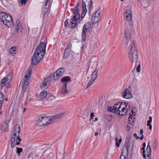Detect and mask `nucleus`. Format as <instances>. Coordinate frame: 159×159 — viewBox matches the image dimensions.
Masks as SVG:
<instances>
[{"mask_svg": "<svg viewBox=\"0 0 159 159\" xmlns=\"http://www.w3.org/2000/svg\"><path fill=\"white\" fill-rule=\"evenodd\" d=\"M64 113H58L52 116H44L39 119L37 121L36 125L39 126H46L51 123L52 121L57 119L62 118L64 116Z\"/></svg>", "mask_w": 159, "mask_h": 159, "instance_id": "1", "label": "nucleus"}, {"mask_svg": "<svg viewBox=\"0 0 159 159\" xmlns=\"http://www.w3.org/2000/svg\"><path fill=\"white\" fill-rule=\"evenodd\" d=\"M12 77V72L10 71L6 77L2 79L1 81V86L2 87L5 86L7 88L10 87V83Z\"/></svg>", "mask_w": 159, "mask_h": 159, "instance_id": "2", "label": "nucleus"}, {"mask_svg": "<svg viewBox=\"0 0 159 159\" xmlns=\"http://www.w3.org/2000/svg\"><path fill=\"white\" fill-rule=\"evenodd\" d=\"M43 56L34 51L31 59V64L36 65L43 58Z\"/></svg>", "mask_w": 159, "mask_h": 159, "instance_id": "3", "label": "nucleus"}, {"mask_svg": "<svg viewBox=\"0 0 159 159\" xmlns=\"http://www.w3.org/2000/svg\"><path fill=\"white\" fill-rule=\"evenodd\" d=\"M91 28V23L90 22L86 23L83 28L82 33V39L84 41L86 40V33L89 31Z\"/></svg>", "mask_w": 159, "mask_h": 159, "instance_id": "4", "label": "nucleus"}, {"mask_svg": "<svg viewBox=\"0 0 159 159\" xmlns=\"http://www.w3.org/2000/svg\"><path fill=\"white\" fill-rule=\"evenodd\" d=\"M20 130L19 125H16L15 126L14 129L12 131V136L15 138V141H17V140H18L19 142L21 141L19 137Z\"/></svg>", "mask_w": 159, "mask_h": 159, "instance_id": "5", "label": "nucleus"}, {"mask_svg": "<svg viewBox=\"0 0 159 159\" xmlns=\"http://www.w3.org/2000/svg\"><path fill=\"white\" fill-rule=\"evenodd\" d=\"M46 44L44 42H41L35 50V52L44 56L45 51Z\"/></svg>", "mask_w": 159, "mask_h": 159, "instance_id": "6", "label": "nucleus"}, {"mask_svg": "<svg viewBox=\"0 0 159 159\" xmlns=\"http://www.w3.org/2000/svg\"><path fill=\"white\" fill-rule=\"evenodd\" d=\"M5 21H6V22H4V24L6 25L7 26L11 27H12L13 26L14 24L12 17L10 15L8 14L5 17Z\"/></svg>", "mask_w": 159, "mask_h": 159, "instance_id": "7", "label": "nucleus"}, {"mask_svg": "<svg viewBox=\"0 0 159 159\" xmlns=\"http://www.w3.org/2000/svg\"><path fill=\"white\" fill-rule=\"evenodd\" d=\"M128 103H126L124 102H122L121 103L119 102L118 103L115 104L113 107V109L114 110V112H116L117 113H120V107H122L123 106H125L126 107L128 105Z\"/></svg>", "mask_w": 159, "mask_h": 159, "instance_id": "8", "label": "nucleus"}, {"mask_svg": "<svg viewBox=\"0 0 159 159\" xmlns=\"http://www.w3.org/2000/svg\"><path fill=\"white\" fill-rule=\"evenodd\" d=\"M65 72L64 68H61L58 69L54 73L53 78L55 80H57L59 77L61 76Z\"/></svg>", "mask_w": 159, "mask_h": 159, "instance_id": "9", "label": "nucleus"}, {"mask_svg": "<svg viewBox=\"0 0 159 159\" xmlns=\"http://www.w3.org/2000/svg\"><path fill=\"white\" fill-rule=\"evenodd\" d=\"M137 54H138V50L136 47L135 46L134 43L133 42L131 45L129 56H130V57H131L132 56V55H134L135 56Z\"/></svg>", "mask_w": 159, "mask_h": 159, "instance_id": "10", "label": "nucleus"}, {"mask_svg": "<svg viewBox=\"0 0 159 159\" xmlns=\"http://www.w3.org/2000/svg\"><path fill=\"white\" fill-rule=\"evenodd\" d=\"M130 88V86H129L128 88H127L122 93V97L125 99H130L132 97V95L131 91L129 89Z\"/></svg>", "mask_w": 159, "mask_h": 159, "instance_id": "11", "label": "nucleus"}, {"mask_svg": "<svg viewBox=\"0 0 159 159\" xmlns=\"http://www.w3.org/2000/svg\"><path fill=\"white\" fill-rule=\"evenodd\" d=\"M52 151L49 149H47L43 154V156L45 157V159H51L52 157Z\"/></svg>", "mask_w": 159, "mask_h": 159, "instance_id": "12", "label": "nucleus"}, {"mask_svg": "<svg viewBox=\"0 0 159 159\" xmlns=\"http://www.w3.org/2000/svg\"><path fill=\"white\" fill-rule=\"evenodd\" d=\"M71 11H72L75 15L73 16L74 18H76V19L79 20L80 18V15L79 12V9L76 7H75L73 8H71Z\"/></svg>", "mask_w": 159, "mask_h": 159, "instance_id": "13", "label": "nucleus"}, {"mask_svg": "<svg viewBox=\"0 0 159 159\" xmlns=\"http://www.w3.org/2000/svg\"><path fill=\"white\" fill-rule=\"evenodd\" d=\"M78 20L77 19H76V18H74V17H73L72 18L70 19V22L69 24L68 27L69 28L75 27L77 25L76 21Z\"/></svg>", "mask_w": 159, "mask_h": 159, "instance_id": "14", "label": "nucleus"}, {"mask_svg": "<svg viewBox=\"0 0 159 159\" xmlns=\"http://www.w3.org/2000/svg\"><path fill=\"white\" fill-rule=\"evenodd\" d=\"M150 144V143L148 142V145L146 148L147 154V158L146 159H151L150 155L151 153V149Z\"/></svg>", "mask_w": 159, "mask_h": 159, "instance_id": "15", "label": "nucleus"}, {"mask_svg": "<svg viewBox=\"0 0 159 159\" xmlns=\"http://www.w3.org/2000/svg\"><path fill=\"white\" fill-rule=\"evenodd\" d=\"M131 57H130V56H129V59L130 61L132 62V64L133 65L134 61H138V54H137L135 56L134 55H132Z\"/></svg>", "mask_w": 159, "mask_h": 159, "instance_id": "16", "label": "nucleus"}, {"mask_svg": "<svg viewBox=\"0 0 159 159\" xmlns=\"http://www.w3.org/2000/svg\"><path fill=\"white\" fill-rule=\"evenodd\" d=\"M98 70L97 68H96L94 71L92 72L91 76V79L93 80H95L98 76Z\"/></svg>", "mask_w": 159, "mask_h": 159, "instance_id": "17", "label": "nucleus"}, {"mask_svg": "<svg viewBox=\"0 0 159 159\" xmlns=\"http://www.w3.org/2000/svg\"><path fill=\"white\" fill-rule=\"evenodd\" d=\"M101 19V16H92V20L94 23H97L99 22Z\"/></svg>", "mask_w": 159, "mask_h": 159, "instance_id": "18", "label": "nucleus"}, {"mask_svg": "<svg viewBox=\"0 0 159 159\" xmlns=\"http://www.w3.org/2000/svg\"><path fill=\"white\" fill-rule=\"evenodd\" d=\"M32 71L31 70H28L26 72L24 78L23 80L26 79L29 80L31 75Z\"/></svg>", "mask_w": 159, "mask_h": 159, "instance_id": "19", "label": "nucleus"}, {"mask_svg": "<svg viewBox=\"0 0 159 159\" xmlns=\"http://www.w3.org/2000/svg\"><path fill=\"white\" fill-rule=\"evenodd\" d=\"M7 14L4 12H0V20L4 24V22L5 20V17L6 16Z\"/></svg>", "mask_w": 159, "mask_h": 159, "instance_id": "20", "label": "nucleus"}, {"mask_svg": "<svg viewBox=\"0 0 159 159\" xmlns=\"http://www.w3.org/2000/svg\"><path fill=\"white\" fill-rule=\"evenodd\" d=\"M124 148L122 149L120 159H127L128 153L124 152Z\"/></svg>", "mask_w": 159, "mask_h": 159, "instance_id": "21", "label": "nucleus"}, {"mask_svg": "<svg viewBox=\"0 0 159 159\" xmlns=\"http://www.w3.org/2000/svg\"><path fill=\"white\" fill-rule=\"evenodd\" d=\"M61 93L62 94L68 93L67 89V88L66 83H65L63 85L62 89L61 90Z\"/></svg>", "mask_w": 159, "mask_h": 159, "instance_id": "22", "label": "nucleus"}, {"mask_svg": "<svg viewBox=\"0 0 159 159\" xmlns=\"http://www.w3.org/2000/svg\"><path fill=\"white\" fill-rule=\"evenodd\" d=\"M134 119L135 118L134 117H132V115H131V114L129 113L128 120L129 123L131 125H133Z\"/></svg>", "mask_w": 159, "mask_h": 159, "instance_id": "23", "label": "nucleus"}, {"mask_svg": "<svg viewBox=\"0 0 159 159\" xmlns=\"http://www.w3.org/2000/svg\"><path fill=\"white\" fill-rule=\"evenodd\" d=\"M70 80L71 79L69 76H66L61 80V81L63 83L70 81Z\"/></svg>", "mask_w": 159, "mask_h": 159, "instance_id": "24", "label": "nucleus"}, {"mask_svg": "<svg viewBox=\"0 0 159 159\" xmlns=\"http://www.w3.org/2000/svg\"><path fill=\"white\" fill-rule=\"evenodd\" d=\"M55 98V97L53 95L49 93H48V96L46 98V99L49 101L54 100Z\"/></svg>", "mask_w": 159, "mask_h": 159, "instance_id": "25", "label": "nucleus"}, {"mask_svg": "<svg viewBox=\"0 0 159 159\" xmlns=\"http://www.w3.org/2000/svg\"><path fill=\"white\" fill-rule=\"evenodd\" d=\"M24 82L22 84V86H23V90L25 89L28 86L29 84V80L26 79V80H24Z\"/></svg>", "mask_w": 159, "mask_h": 159, "instance_id": "26", "label": "nucleus"}, {"mask_svg": "<svg viewBox=\"0 0 159 159\" xmlns=\"http://www.w3.org/2000/svg\"><path fill=\"white\" fill-rule=\"evenodd\" d=\"M48 93L46 91H43L40 94V97L41 98L43 99L45 98H46L48 95Z\"/></svg>", "mask_w": 159, "mask_h": 159, "instance_id": "27", "label": "nucleus"}, {"mask_svg": "<svg viewBox=\"0 0 159 159\" xmlns=\"http://www.w3.org/2000/svg\"><path fill=\"white\" fill-rule=\"evenodd\" d=\"M16 47L13 46L11 47L10 49V52L12 56H14L16 52Z\"/></svg>", "mask_w": 159, "mask_h": 159, "instance_id": "28", "label": "nucleus"}, {"mask_svg": "<svg viewBox=\"0 0 159 159\" xmlns=\"http://www.w3.org/2000/svg\"><path fill=\"white\" fill-rule=\"evenodd\" d=\"M130 146V142L129 140H128L126 141L125 144V152L128 153L129 148Z\"/></svg>", "mask_w": 159, "mask_h": 159, "instance_id": "29", "label": "nucleus"}, {"mask_svg": "<svg viewBox=\"0 0 159 159\" xmlns=\"http://www.w3.org/2000/svg\"><path fill=\"white\" fill-rule=\"evenodd\" d=\"M126 14L127 15H132L131 9L129 6L127 7L126 12L124 13V14Z\"/></svg>", "mask_w": 159, "mask_h": 159, "instance_id": "30", "label": "nucleus"}, {"mask_svg": "<svg viewBox=\"0 0 159 159\" xmlns=\"http://www.w3.org/2000/svg\"><path fill=\"white\" fill-rule=\"evenodd\" d=\"M15 138L13 136H12L11 139V148H14L16 145L15 144Z\"/></svg>", "mask_w": 159, "mask_h": 159, "instance_id": "31", "label": "nucleus"}, {"mask_svg": "<svg viewBox=\"0 0 159 159\" xmlns=\"http://www.w3.org/2000/svg\"><path fill=\"white\" fill-rule=\"evenodd\" d=\"M49 86L47 83H45L43 82L41 84L40 88L42 89H47Z\"/></svg>", "mask_w": 159, "mask_h": 159, "instance_id": "32", "label": "nucleus"}, {"mask_svg": "<svg viewBox=\"0 0 159 159\" xmlns=\"http://www.w3.org/2000/svg\"><path fill=\"white\" fill-rule=\"evenodd\" d=\"M125 37L127 39H129L130 38L131 36V34L129 31L125 30Z\"/></svg>", "mask_w": 159, "mask_h": 159, "instance_id": "33", "label": "nucleus"}, {"mask_svg": "<svg viewBox=\"0 0 159 159\" xmlns=\"http://www.w3.org/2000/svg\"><path fill=\"white\" fill-rule=\"evenodd\" d=\"M71 44L69 43L66 47L65 50V52L69 53L71 50Z\"/></svg>", "mask_w": 159, "mask_h": 159, "instance_id": "34", "label": "nucleus"}, {"mask_svg": "<svg viewBox=\"0 0 159 159\" xmlns=\"http://www.w3.org/2000/svg\"><path fill=\"white\" fill-rule=\"evenodd\" d=\"M82 9L83 10V11L84 12H87V10L86 9V5L85 2L83 1L82 3Z\"/></svg>", "mask_w": 159, "mask_h": 159, "instance_id": "35", "label": "nucleus"}, {"mask_svg": "<svg viewBox=\"0 0 159 159\" xmlns=\"http://www.w3.org/2000/svg\"><path fill=\"white\" fill-rule=\"evenodd\" d=\"M126 108L125 107H123L122 109H121V110L120 111V113H117L119 114L120 115H121L122 116H124L126 115V112H124L125 111V110Z\"/></svg>", "mask_w": 159, "mask_h": 159, "instance_id": "36", "label": "nucleus"}, {"mask_svg": "<svg viewBox=\"0 0 159 159\" xmlns=\"http://www.w3.org/2000/svg\"><path fill=\"white\" fill-rule=\"evenodd\" d=\"M50 79L51 78L50 77H47L44 80L43 82L45 83H47L49 86L51 83Z\"/></svg>", "mask_w": 159, "mask_h": 159, "instance_id": "37", "label": "nucleus"}, {"mask_svg": "<svg viewBox=\"0 0 159 159\" xmlns=\"http://www.w3.org/2000/svg\"><path fill=\"white\" fill-rule=\"evenodd\" d=\"M8 127V124L5 123V125H3L2 127V129H3V131L6 132L7 130V128Z\"/></svg>", "mask_w": 159, "mask_h": 159, "instance_id": "38", "label": "nucleus"}, {"mask_svg": "<svg viewBox=\"0 0 159 159\" xmlns=\"http://www.w3.org/2000/svg\"><path fill=\"white\" fill-rule=\"evenodd\" d=\"M4 99V95L2 93H0V102L2 105L3 101Z\"/></svg>", "mask_w": 159, "mask_h": 159, "instance_id": "39", "label": "nucleus"}, {"mask_svg": "<svg viewBox=\"0 0 159 159\" xmlns=\"http://www.w3.org/2000/svg\"><path fill=\"white\" fill-rule=\"evenodd\" d=\"M132 17V15H127L125 16V18L127 21H129L131 20Z\"/></svg>", "mask_w": 159, "mask_h": 159, "instance_id": "40", "label": "nucleus"}, {"mask_svg": "<svg viewBox=\"0 0 159 159\" xmlns=\"http://www.w3.org/2000/svg\"><path fill=\"white\" fill-rule=\"evenodd\" d=\"M48 8L47 7H43L42 9V13L43 15H45L47 12Z\"/></svg>", "mask_w": 159, "mask_h": 159, "instance_id": "41", "label": "nucleus"}, {"mask_svg": "<svg viewBox=\"0 0 159 159\" xmlns=\"http://www.w3.org/2000/svg\"><path fill=\"white\" fill-rule=\"evenodd\" d=\"M95 80H93L92 79H91L90 80V81L88 83V85L86 88V89L89 88L90 86H91L92 84H93Z\"/></svg>", "mask_w": 159, "mask_h": 159, "instance_id": "42", "label": "nucleus"}, {"mask_svg": "<svg viewBox=\"0 0 159 159\" xmlns=\"http://www.w3.org/2000/svg\"><path fill=\"white\" fill-rule=\"evenodd\" d=\"M16 28L17 30H20V31H21V30L23 29V27L21 25V24L19 22L18 24L16 25Z\"/></svg>", "mask_w": 159, "mask_h": 159, "instance_id": "43", "label": "nucleus"}, {"mask_svg": "<svg viewBox=\"0 0 159 159\" xmlns=\"http://www.w3.org/2000/svg\"><path fill=\"white\" fill-rule=\"evenodd\" d=\"M23 151V149L22 148H16V153L18 155H20V152H21Z\"/></svg>", "mask_w": 159, "mask_h": 159, "instance_id": "44", "label": "nucleus"}, {"mask_svg": "<svg viewBox=\"0 0 159 159\" xmlns=\"http://www.w3.org/2000/svg\"><path fill=\"white\" fill-rule=\"evenodd\" d=\"M92 16H101L100 15V11L99 10L96 11L95 13L93 14Z\"/></svg>", "mask_w": 159, "mask_h": 159, "instance_id": "45", "label": "nucleus"}, {"mask_svg": "<svg viewBox=\"0 0 159 159\" xmlns=\"http://www.w3.org/2000/svg\"><path fill=\"white\" fill-rule=\"evenodd\" d=\"M20 5L21 6H22L23 5H25L27 2V0H20Z\"/></svg>", "mask_w": 159, "mask_h": 159, "instance_id": "46", "label": "nucleus"}, {"mask_svg": "<svg viewBox=\"0 0 159 159\" xmlns=\"http://www.w3.org/2000/svg\"><path fill=\"white\" fill-rule=\"evenodd\" d=\"M11 115H7V116L6 121L7 122H9L11 120Z\"/></svg>", "mask_w": 159, "mask_h": 159, "instance_id": "47", "label": "nucleus"}, {"mask_svg": "<svg viewBox=\"0 0 159 159\" xmlns=\"http://www.w3.org/2000/svg\"><path fill=\"white\" fill-rule=\"evenodd\" d=\"M140 68H141L140 63V62L139 61L138 66H137V68H136V70H137V72H140Z\"/></svg>", "mask_w": 159, "mask_h": 159, "instance_id": "48", "label": "nucleus"}, {"mask_svg": "<svg viewBox=\"0 0 159 159\" xmlns=\"http://www.w3.org/2000/svg\"><path fill=\"white\" fill-rule=\"evenodd\" d=\"M122 141V139L120 138L119 139V141L117 142L116 143V145L117 147H119L120 146V143Z\"/></svg>", "mask_w": 159, "mask_h": 159, "instance_id": "49", "label": "nucleus"}, {"mask_svg": "<svg viewBox=\"0 0 159 159\" xmlns=\"http://www.w3.org/2000/svg\"><path fill=\"white\" fill-rule=\"evenodd\" d=\"M92 4L93 2L91 0H90L88 4V7L89 8H90L92 5Z\"/></svg>", "mask_w": 159, "mask_h": 159, "instance_id": "50", "label": "nucleus"}, {"mask_svg": "<svg viewBox=\"0 0 159 159\" xmlns=\"http://www.w3.org/2000/svg\"><path fill=\"white\" fill-rule=\"evenodd\" d=\"M109 111H110L113 112V111H114V110L113 109V107H107Z\"/></svg>", "mask_w": 159, "mask_h": 159, "instance_id": "51", "label": "nucleus"}, {"mask_svg": "<svg viewBox=\"0 0 159 159\" xmlns=\"http://www.w3.org/2000/svg\"><path fill=\"white\" fill-rule=\"evenodd\" d=\"M68 20H66L64 22V25L65 27H67V25H69L68 23L69 22L68 21Z\"/></svg>", "mask_w": 159, "mask_h": 159, "instance_id": "52", "label": "nucleus"}, {"mask_svg": "<svg viewBox=\"0 0 159 159\" xmlns=\"http://www.w3.org/2000/svg\"><path fill=\"white\" fill-rule=\"evenodd\" d=\"M94 113L93 112H92L91 113L90 115V118L89 119L90 120H91L93 119L94 117Z\"/></svg>", "mask_w": 159, "mask_h": 159, "instance_id": "53", "label": "nucleus"}, {"mask_svg": "<svg viewBox=\"0 0 159 159\" xmlns=\"http://www.w3.org/2000/svg\"><path fill=\"white\" fill-rule=\"evenodd\" d=\"M86 12H84L83 11V10L82 13L81 14V17L83 19L85 16Z\"/></svg>", "mask_w": 159, "mask_h": 159, "instance_id": "54", "label": "nucleus"}, {"mask_svg": "<svg viewBox=\"0 0 159 159\" xmlns=\"http://www.w3.org/2000/svg\"><path fill=\"white\" fill-rule=\"evenodd\" d=\"M134 136L136 139H139V137L137 136V134L136 133L134 134Z\"/></svg>", "mask_w": 159, "mask_h": 159, "instance_id": "55", "label": "nucleus"}, {"mask_svg": "<svg viewBox=\"0 0 159 159\" xmlns=\"http://www.w3.org/2000/svg\"><path fill=\"white\" fill-rule=\"evenodd\" d=\"M128 106V105L126 107H125H125L126 108V110L125 111L126 112L129 109V108H130L129 106V105Z\"/></svg>", "mask_w": 159, "mask_h": 159, "instance_id": "56", "label": "nucleus"}, {"mask_svg": "<svg viewBox=\"0 0 159 159\" xmlns=\"http://www.w3.org/2000/svg\"><path fill=\"white\" fill-rule=\"evenodd\" d=\"M131 114V115H132V117H133V116H135V115H133V114H134V113H134V110L133 109H132V110H131V113H130Z\"/></svg>", "mask_w": 159, "mask_h": 159, "instance_id": "57", "label": "nucleus"}, {"mask_svg": "<svg viewBox=\"0 0 159 159\" xmlns=\"http://www.w3.org/2000/svg\"><path fill=\"white\" fill-rule=\"evenodd\" d=\"M147 126H149V129H150L151 130L152 129V126L151 124L147 125Z\"/></svg>", "mask_w": 159, "mask_h": 159, "instance_id": "58", "label": "nucleus"}, {"mask_svg": "<svg viewBox=\"0 0 159 159\" xmlns=\"http://www.w3.org/2000/svg\"><path fill=\"white\" fill-rule=\"evenodd\" d=\"M138 61H134V62H133V64H134V67H135L136 66H137V63H138Z\"/></svg>", "mask_w": 159, "mask_h": 159, "instance_id": "59", "label": "nucleus"}, {"mask_svg": "<svg viewBox=\"0 0 159 159\" xmlns=\"http://www.w3.org/2000/svg\"><path fill=\"white\" fill-rule=\"evenodd\" d=\"M152 120H148V121H147V125H149L150 124H151V122Z\"/></svg>", "mask_w": 159, "mask_h": 159, "instance_id": "60", "label": "nucleus"}, {"mask_svg": "<svg viewBox=\"0 0 159 159\" xmlns=\"http://www.w3.org/2000/svg\"><path fill=\"white\" fill-rule=\"evenodd\" d=\"M143 130L142 129H141L140 130V134L142 135V134H143Z\"/></svg>", "mask_w": 159, "mask_h": 159, "instance_id": "61", "label": "nucleus"}, {"mask_svg": "<svg viewBox=\"0 0 159 159\" xmlns=\"http://www.w3.org/2000/svg\"><path fill=\"white\" fill-rule=\"evenodd\" d=\"M29 96H30V94H27V100L29 99V101H30V99H29Z\"/></svg>", "mask_w": 159, "mask_h": 159, "instance_id": "62", "label": "nucleus"}, {"mask_svg": "<svg viewBox=\"0 0 159 159\" xmlns=\"http://www.w3.org/2000/svg\"><path fill=\"white\" fill-rule=\"evenodd\" d=\"M156 143H157V140L155 139L154 140V141H153V146H154V144L156 145Z\"/></svg>", "mask_w": 159, "mask_h": 159, "instance_id": "63", "label": "nucleus"}, {"mask_svg": "<svg viewBox=\"0 0 159 159\" xmlns=\"http://www.w3.org/2000/svg\"><path fill=\"white\" fill-rule=\"evenodd\" d=\"M80 5V3H78L76 4V6L75 7H76L77 8H78V7H79Z\"/></svg>", "mask_w": 159, "mask_h": 159, "instance_id": "64", "label": "nucleus"}]
</instances>
